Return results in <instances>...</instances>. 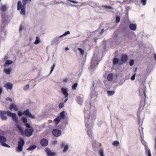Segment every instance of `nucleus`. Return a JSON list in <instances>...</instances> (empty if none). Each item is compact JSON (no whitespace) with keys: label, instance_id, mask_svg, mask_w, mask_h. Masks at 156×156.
<instances>
[{"label":"nucleus","instance_id":"obj_32","mask_svg":"<svg viewBox=\"0 0 156 156\" xmlns=\"http://www.w3.org/2000/svg\"><path fill=\"white\" fill-rule=\"evenodd\" d=\"M36 40L34 42V44H38L40 42V39L39 37H38L37 36L36 37Z\"/></svg>","mask_w":156,"mask_h":156},{"label":"nucleus","instance_id":"obj_5","mask_svg":"<svg viewBox=\"0 0 156 156\" xmlns=\"http://www.w3.org/2000/svg\"><path fill=\"white\" fill-rule=\"evenodd\" d=\"M92 146L93 149L95 151L98 150V148L101 146V144L96 141L94 139L92 140Z\"/></svg>","mask_w":156,"mask_h":156},{"label":"nucleus","instance_id":"obj_48","mask_svg":"<svg viewBox=\"0 0 156 156\" xmlns=\"http://www.w3.org/2000/svg\"><path fill=\"white\" fill-rule=\"evenodd\" d=\"M23 113L19 111L18 113V115L20 117L22 116Z\"/></svg>","mask_w":156,"mask_h":156},{"label":"nucleus","instance_id":"obj_13","mask_svg":"<svg viewBox=\"0 0 156 156\" xmlns=\"http://www.w3.org/2000/svg\"><path fill=\"white\" fill-rule=\"evenodd\" d=\"M34 130L32 128L26 129L25 131L26 136L27 137H29L32 134Z\"/></svg>","mask_w":156,"mask_h":156},{"label":"nucleus","instance_id":"obj_46","mask_svg":"<svg viewBox=\"0 0 156 156\" xmlns=\"http://www.w3.org/2000/svg\"><path fill=\"white\" fill-rule=\"evenodd\" d=\"M25 125L26 126V127H27L28 128V129L32 128H31V126L28 123H25Z\"/></svg>","mask_w":156,"mask_h":156},{"label":"nucleus","instance_id":"obj_56","mask_svg":"<svg viewBox=\"0 0 156 156\" xmlns=\"http://www.w3.org/2000/svg\"><path fill=\"white\" fill-rule=\"evenodd\" d=\"M68 80L67 78H65L64 80H63V81L64 83H66L67 82Z\"/></svg>","mask_w":156,"mask_h":156},{"label":"nucleus","instance_id":"obj_29","mask_svg":"<svg viewBox=\"0 0 156 156\" xmlns=\"http://www.w3.org/2000/svg\"><path fill=\"white\" fill-rule=\"evenodd\" d=\"M5 88H10L12 87V85L10 83H7L5 84Z\"/></svg>","mask_w":156,"mask_h":156},{"label":"nucleus","instance_id":"obj_25","mask_svg":"<svg viewBox=\"0 0 156 156\" xmlns=\"http://www.w3.org/2000/svg\"><path fill=\"white\" fill-rule=\"evenodd\" d=\"M13 120L16 123H17L18 122V119L16 117V114H15L12 117Z\"/></svg>","mask_w":156,"mask_h":156},{"label":"nucleus","instance_id":"obj_9","mask_svg":"<svg viewBox=\"0 0 156 156\" xmlns=\"http://www.w3.org/2000/svg\"><path fill=\"white\" fill-rule=\"evenodd\" d=\"M143 107H140L139 109L137 110V117L138 119V123L139 125H142V122L141 121L140 119V113L141 110L143 109Z\"/></svg>","mask_w":156,"mask_h":156},{"label":"nucleus","instance_id":"obj_49","mask_svg":"<svg viewBox=\"0 0 156 156\" xmlns=\"http://www.w3.org/2000/svg\"><path fill=\"white\" fill-rule=\"evenodd\" d=\"M135 76L136 74H133L132 76L131 77V79L132 80H134L135 79Z\"/></svg>","mask_w":156,"mask_h":156},{"label":"nucleus","instance_id":"obj_11","mask_svg":"<svg viewBox=\"0 0 156 156\" xmlns=\"http://www.w3.org/2000/svg\"><path fill=\"white\" fill-rule=\"evenodd\" d=\"M52 134L55 137H58L62 134V131L58 129H55L52 130Z\"/></svg>","mask_w":156,"mask_h":156},{"label":"nucleus","instance_id":"obj_22","mask_svg":"<svg viewBox=\"0 0 156 156\" xmlns=\"http://www.w3.org/2000/svg\"><path fill=\"white\" fill-rule=\"evenodd\" d=\"M113 75L112 74L110 73L108 75L107 77L108 81H111L113 79Z\"/></svg>","mask_w":156,"mask_h":156},{"label":"nucleus","instance_id":"obj_4","mask_svg":"<svg viewBox=\"0 0 156 156\" xmlns=\"http://www.w3.org/2000/svg\"><path fill=\"white\" fill-rule=\"evenodd\" d=\"M6 138L4 136H0V143L3 146L10 148V146L5 143L6 141Z\"/></svg>","mask_w":156,"mask_h":156},{"label":"nucleus","instance_id":"obj_19","mask_svg":"<svg viewBox=\"0 0 156 156\" xmlns=\"http://www.w3.org/2000/svg\"><path fill=\"white\" fill-rule=\"evenodd\" d=\"M61 119L60 118V116H58L53 121L54 124L55 126L57 125Z\"/></svg>","mask_w":156,"mask_h":156},{"label":"nucleus","instance_id":"obj_1","mask_svg":"<svg viewBox=\"0 0 156 156\" xmlns=\"http://www.w3.org/2000/svg\"><path fill=\"white\" fill-rule=\"evenodd\" d=\"M96 110L92 113L91 111L89 113H86L85 116V122L87 129V134L92 140L94 139L93 134L91 129L94 124V122L95 119V113Z\"/></svg>","mask_w":156,"mask_h":156},{"label":"nucleus","instance_id":"obj_26","mask_svg":"<svg viewBox=\"0 0 156 156\" xmlns=\"http://www.w3.org/2000/svg\"><path fill=\"white\" fill-rule=\"evenodd\" d=\"M58 116H60V118L62 119H64L65 118V112L64 111L61 112L60 114V115Z\"/></svg>","mask_w":156,"mask_h":156},{"label":"nucleus","instance_id":"obj_28","mask_svg":"<svg viewBox=\"0 0 156 156\" xmlns=\"http://www.w3.org/2000/svg\"><path fill=\"white\" fill-rule=\"evenodd\" d=\"M37 147L36 145H32L30 146L27 149V150L28 151H32V150L35 149Z\"/></svg>","mask_w":156,"mask_h":156},{"label":"nucleus","instance_id":"obj_17","mask_svg":"<svg viewBox=\"0 0 156 156\" xmlns=\"http://www.w3.org/2000/svg\"><path fill=\"white\" fill-rule=\"evenodd\" d=\"M9 109L11 111L12 110V109H14L15 111H17L18 110V106L14 104H12L10 105Z\"/></svg>","mask_w":156,"mask_h":156},{"label":"nucleus","instance_id":"obj_34","mask_svg":"<svg viewBox=\"0 0 156 156\" xmlns=\"http://www.w3.org/2000/svg\"><path fill=\"white\" fill-rule=\"evenodd\" d=\"M11 70V68H8L5 69L4 70L6 74H9L10 73Z\"/></svg>","mask_w":156,"mask_h":156},{"label":"nucleus","instance_id":"obj_45","mask_svg":"<svg viewBox=\"0 0 156 156\" xmlns=\"http://www.w3.org/2000/svg\"><path fill=\"white\" fill-rule=\"evenodd\" d=\"M120 21V17L119 16H117L116 18L115 22L116 23H119Z\"/></svg>","mask_w":156,"mask_h":156},{"label":"nucleus","instance_id":"obj_12","mask_svg":"<svg viewBox=\"0 0 156 156\" xmlns=\"http://www.w3.org/2000/svg\"><path fill=\"white\" fill-rule=\"evenodd\" d=\"M146 88H139V95L143 98H145L146 97Z\"/></svg>","mask_w":156,"mask_h":156},{"label":"nucleus","instance_id":"obj_53","mask_svg":"<svg viewBox=\"0 0 156 156\" xmlns=\"http://www.w3.org/2000/svg\"><path fill=\"white\" fill-rule=\"evenodd\" d=\"M6 100L7 101H9L10 102H11L12 101V99L11 98H7L6 99Z\"/></svg>","mask_w":156,"mask_h":156},{"label":"nucleus","instance_id":"obj_58","mask_svg":"<svg viewBox=\"0 0 156 156\" xmlns=\"http://www.w3.org/2000/svg\"><path fill=\"white\" fill-rule=\"evenodd\" d=\"M29 84L26 85L24 87V88H29Z\"/></svg>","mask_w":156,"mask_h":156},{"label":"nucleus","instance_id":"obj_2","mask_svg":"<svg viewBox=\"0 0 156 156\" xmlns=\"http://www.w3.org/2000/svg\"><path fill=\"white\" fill-rule=\"evenodd\" d=\"M32 0H23V4L20 1H18L17 3V10H21V14L23 16L25 15L26 5L29 3Z\"/></svg>","mask_w":156,"mask_h":156},{"label":"nucleus","instance_id":"obj_36","mask_svg":"<svg viewBox=\"0 0 156 156\" xmlns=\"http://www.w3.org/2000/svg\"><path fill=\"white\" fill-rule=\"evenodd\" d=\"M70 33V32L69 31H66V32H65L63 34L60 36L59 37V38H62V37H63V36H66V35H67V34H69Z\"/></svg>","mask_w":156,"mask_h":156},{"label":"nucleus","instance_id":"obj_21","mask_svg":"<svg viewBox=\"0 0 156 156\" xmlns=\"http://www.w3.org/2000/svg\"><path fill=\"white\" fill-rule=\"evenodd\" d=\"M130 29L132 30H135L136 29V26L134 24H131L129 26Z\"/></svg>","mask_w":156,"mask_h":156},{"label":"nucleus","instance_id":"obj_57","mask_svg":"<svg viewBox=\"0 0 156 156\" xmlns=\"http://www.w3.org/2000/svg\"><path fill=\"white\" fill-rule=\"evenodd\" d=\"M23 27L22 26H21L20 27V30L21 31L22 30H23Z\"/></svg>","mask_w":156,"mask_h":156},{"label":"nucleus","instance_id":"obj_61","mask_svg":"<svg viewBox=\"0 0 156 156\" xmlns=\"http://www.w3.org/2000/svg\"><path fill=\"white\" fill-rule=\"evenodd\" d=\"M67 100H68V98H66L64 102L66 103V101H67Z\"/></svg>","mask_w":156,"mask_h":156},{"label":"nucleus","instance_id":"obj_63","mask_svg":"<svg viewBox=\"0 0 156 156\" xmlns=\"http://www.w3.org/2000/svg\"><path fill=\"white\" fill-rule=\"evenodd\" d=\"M154 58L155 59V60H156V55H154Z\"/></svg>","mask_w":156,"mask_h":156},{"label":"nucleus","instance_id":"obj_37","mask_svg":"<svg viewBox=\"0 0 156 156\" xmlns=\"http://www.w3.org/2000/svg\"><path fill=\"white\" fill-rule=\"evenodd\" d=\"M13 62L10 60H7L5 62V64H6V65H10L12 64Z\"/></svg>","mask_w":156,"mask_h":156},{"label":"nucleus","instance_id":"obj_31","mask_svg":"<svg viewBox=\"0 0 156 156\" xmlns=\"http://www.w3.org/2000/svg\"><path fill=\"white\" fill-rule=\"evenodd\" d=\"M112 144L114 146H117L120 145V143L118 141H115L112 143Z\"/></svg>","mask_w":156,"mask_h":156},{"label":"nucleus","instance_id":"obj_27","mask_svg":"<svg viewBox=\"0 0 156 156\" xmlns=\"http://www.w3.org/2000/svg\"><path fill=\"white\" fill-rule=\"evenodd\" d=\"M107 93L108 96H110L114 94L115 92L113 90H108L107 91Z\"/></svg>","mask_w":156,"mask_h":156},{"label":"nucleus","instance_id":"obj_7","mask_svg":"<svg viewBox=\"0 0 156 156\" xmlns=\"http://www.w3.org/2000/svg\"><path fill=\"white\" fill-rule=\"evenodd\" d=\"M142 144L144 146L146 151V153L147 156H151V154L149 149L147 145L146 142L144 140H142Z\"/></svg>","mask_w":156,"mask_h":156},{"label":"nucleus","instance_id":"obj_51","mask_svg":"<svg viewBox=\"0 0 156 156\" xmlns=\"http://www.w3.org/2000/svg\"><path fill=\"white\" fill-rule=\"evenodd\" d=\"M55 67V64H54L51 67V73L52 72Z\"/></svg>","mask_w":156,"mask_h":156},{"label":"nucleus","instance_id":"obj_42","mask_svg":"<svg viewBox=\"0 0 156 156\" xmlns=\"http://www.w3.org/2000/svg\"><path fill=\"white\" fill-rule=\"evenodd\" d=\"M64 104L63 103H61L59 105V108H62L64 107Z\"/></svg>","mask_w":156,"mask_h":156},{"label":"nucleus","instance_id":"obj_64","mask_svg":"<svg viewBox=\"0 0 156 156\" xmlns=\"http://www.w3.org/2000/svg\"><path fill=\"white\" fill-rule=\"evenodd\" d=\"M28 89V88H24V90H27Z\"/></svg>","mask_w":156,"mask_h":156},{"label":"nucleus","instance_id":"obj_30","mask_svg":"<svg viewBox=\"0 0 156 156\" xmlns=\"http://www.w3.org/2000/svg\"><path fill=\"white\" fill-rule=\"evenodd\" d=\"M77 101L79 104H81L83 102V99L82 98L78 97L77 98Z\"/></svg>","mask_w":156,"mask_h":156},{"label":"nucleus","instance_id":"obj_62","mask_svg":"<svg viewBox=\"0 0 156 156\" xmlns=\"http://www.w3.org/2000/svg\"><path fill=\"white\" fill-rule=\"evenodd\" d=\"M48 122L49 123H51L52 122V121L51 120H49Z\"/></svg>","mask_w":156,"mask_h":156},{"label":"nucleus","instance_id":"obj_47","mask_svg":"<svg viewBox=\"0 0 156 156\" xmlns=\"http://www.w3.org/2000/svg\"><path fill=\"white\" fill-rule=\"evenodd\" d=\"M77 83H76L73 84V85L72 86V88H76L77 86Z\"/></svg>","mask_w":156,"mask_h":156},{"label":"nucleus","instance_id":"obj_14","mask_svg":"<svg viewBox=\"0 0 156 156\" xmlns=\"http://www.w3.org/2000/svg\"><path fill=\"white\" fill-rule=\"evenodd\" d=\"M48 156H55L56 154L55 152L52 151L48 148H46L45 150Z\"/></svg>","mask_w":156,"mask_h":156},{"label":"nucleus","instance_id":"obj_18","mask_svg":"<svg viewBox=\"0 0 156 156\" xmlns=\"http://www.w3.org/2000/svg\"><path fill=\"white\" fill-rule=\"evenodd\" d=\"M61 91L62 94L65 96V98H67L68 96L67 88H61Z\"/></svg>","mask_w":156,"mask_h":156},{"label":"nucleus","instance_id":"obj_60","mask_svg":"<svg viewBox=\"0 0 156 156\" xmlns=\"http://www.w3.org/2000/svg\"><path fill=\"white\" fill-rule=\"evenodd\" d=\"M69 49V48L68 47H66L65 48V50L66 51L68 50Z\"/></svg>","mask_w":156,"mask_h":156},{"label":"nucleus","instance_id":"obj_20","mask_svg":"<svg viewBox=\"0 0 156 156\" xmlns=\"http://www.w3.org/2000/svg\"><path fill=\"white\" fill-rule=\"evenodd\" d=\"M17 129L18 131L21 134L23 133L24 131L22 127L19 125L17 126Z\"/></svg>","mask_w":156,"mask_h":156},{"label":"nucleus","instance_id":"obj_40","mask_svg":"<svg viewBox=\"0 0 156 156\" xmlns=\"http://www.w3.org/2000/svg\"><path fill=\"white\" fill-rule=\"evenodd\" d=\"M78 49L80 51L81 54L83 55L84 54V51L80 48H78Z\"/></svg>","mask_w":156,"mask_h":156},{"label":"nucleus","instance_id":"obj_23","mask_svg":"<svg viewBox=\"0 0 156 156\" xmlns=\"http://www.w3.org/2000/svg\"><path fill=\"white\" fill-rule=\"evenodd\" d=\"M120 62V59L119 60L118 59L115 58L113 60V64L114 65L118 64H119V62Z\"/></svg>","mask_w":156,"mask_h":156},{"label":"nucleus","instance_id":"obj_59","mask_svg":"<svg viewBox=\"0 0 156 156\" xmlns=\"http://www.w3.org/2000/svg\"><path fill=\"white\" fill-rule=\"evenodd\" d=\"M2 92V88H0V95L1 94Z\"/></svg>","mask_w":156,"mask_h":156},{"label":"nucleus","instance_id":"obj_55","mask_svg":"<svg viewBox=\"0 0 156 156\" xmlns=\"http://www.w3.org/2000/svg\"><path fill=\"white\" fill-rule=\"evenodd\" d=\"M69 1H70L71 2L74 3H77V2L76 1H75V0H69Z\"/></svg>","mask_w":156,"mask_h":156},{"label":"nucleus","instance_id":"obj_52","mask_svg":"<svg viewBox=\"0 0 156 156\" xmlns=\"http://www.w3.org/2000/svg\"><path fill=\"white\" fill-rule=\"evenodd\" d=\"M154 141H155V144H154V148L155 149H156V137H155V139ZM155 153L156 154V151Z\"/></svg>","mask_w":156,"mask_h":156},{"label":"nucleus","instance_id":"obj_15","mask_svg":"<svg viewBox=\"0 0 156 156\" xmlns=\"http://www.w3.org/2000/svg\"><path fill=\"white\" fill-rule=\"evenodd\" d=\"M0 118L2 120H6L7 119V117L5 116L6 115V112L2 111H0Z\"/></svg>","mask_w":156,"mask_h":156},{"label":"nucleus","instance_id":"obj_24","mask_svg":"<svg viewBox=\"0 0 156 156\" xmlns=\"http://www.w3.org/2000/svg\"><path fill=\"white\" fill-rule=\"evenodd\" d=\"M7 115L10 117H12L16 114L11 112L9 111H7L6 112Z\"/></svg>","mask_w":156,"mask_h":156},{"label":"nucleus","instance_id":"obj_3","mask_svg":"<svg viewBox=\"0 0 156 156\" xmlns=\"http://www.w3.org/2000/svg\"><path fill=\"white\" fill-rule=\"evenodd\" d=\"M25 144L24 140L22 137H20L18 142V146L16 148V151L17 152H21L23 149V147Z\"/></svg>","mask_w":156,"mask_h":156},{"label":"nucleus","instance_id":"obj_39","mask_svg":"<svg viewBox=\"0 0 156 156\" xmlns=\"http://www.w3.org/2000/svg\"><path fill=\"white\" fill-rule=\"evenodd\" d=\"M22 121L25 124L27 122V118L25 117H23L22 119Z\"/></svg>","mask_w":156,"mask_h":156},{"label":"nucleus","instance_id":"obj_8","mask_svg":"<svg viewBox=\"0 0 156 156\" xmlns=\"http://www.w3.org/2000/svg\"><path fill=\"white\" fill-rule=\"evenodd\" d=\"M128 58V57L126 54H122L121 55V58L120 59V62H119V65H122L124 62H126Z\"/></svg>","mask_w":156,"mask_h":156},{"label":"nucleus","instance_id":"obj_50","mask_svg":"<svg viewBox=\"0 0 156 156\" xmlns=\"http://www.w3.org/2000/svg\"><path fill=\"white\" fill-rule=\"evenodd\" d=\"M104 7L105 8L109 9H111L112 8L110 6H104Z\"/></svg>","mask_w":156,"mask_h":156},{"label":"nucleus","instance_id":"obj_10","mask_svg":"<svg viewBox=\"0 0 156 156\" xmlns=\"http://www.w3.org/2000/svg\"><path fill=\"white\" fill-rule=\"evenodd\" d=\"M61 147L63 148V151L64 152H66L68 150L69 147V144L64 142L61 143Z\"/></svg>","mask_w":156,"mask_h":156},{"label":"nucleus","instance_id":"obj_43","mask_svg":"<svg viewBox=\"0 0 156 156\" xmlns=\"http://www.w3.org/2000/svg\"><path fill=\"white\" fill-rule=\"evenodd\" d=\"M140 1L143 5H146L147 0H140Z\"/></svg>","mask_w":156,"mask_h":156},{"label":"nucleus","instance_id":"obj_41","mask_svg":"<svg viewBox=\"0 0 156 156\" xmlns=\"http://www.w3.org/2000/svg\"><path fill=\"white\" fill-rule=\"evenodd\" d=\"M57 143H58V141L56 140H53L52 142V144H53L54 145H56L57 144Z\"/></svg>","mask_w":156,"mask_h":156},{"label":"nucleus","instance_id":"obj_54","mask_svg":"<svg viewBox=\"0 0 156 156\" xmlns=\"http://www.w3.org/2000/svg\"><path fill=\"white\" fill-rule=\"evenodd\" d=\"M104 30L103 29H102L101 30V32H100V35L104 33Z\"/></svg>","mask_w":156,"mask_h":156},{"label":"nucleus","instance_id":"obj_38","mask_svg":"<svg viewBox=\"0 0 156 156\" xmlns=\"http://www.w3.org/2000/svg\"><path fill=\"white\" fill-rule=\"evenodd\" d=\"M6 7L5 5H2L1 7V10L2 11L4 12L6 10Z\"/></svg>","mask_w":156,"mask_h":156},{"label":"nucleus","instance_id":"obj_6","mask_svg":"<svg viewBox=\"0 0 156 156\" xmlns=\"http://www.w3.org/2000/svg\"><path fill=\"white\" fill-rule=\"evenodd\" d=\"M23 115L33 119H35V116L30 113L28 109H27L23 111Z\"/></svg>","mask_w":156,"mask_h":156},{"label":"nucleus","instance_id":"obj_33","mask_svg":"<svg viewBox=\"0 0 156 156\" xmlns=\"http://www.w3.org/2000/svg\"><path fill=\"white\" fill-rule=\"evenodd\" d=\"M99 154L100 156H104V151L102 149H100L99 150Z\"/></svg>","mask_w":156,"mask_h":156},{"label":"nucleus","instance_id":"obj_16","mask_svg":"<svg viewBox=\"0 0 156 156\" xmlns=\"http://www.w3.org/2000/svg\"><path fill=\"white\" fill-rule=\"evenodd\" d=\"M40 144L43 146H46L48 144V141L46 139H42L40 141Z\"/></svg>","mask_w":156,"mask_h":156},{"label":"nucleus","instance_id":"obj_35","mask_svg":"<svg viewBox=\"0 0 156 156\" xmlns=\"http://www.w3.org/2000/svg\"><path fill=\"white\" fill-rule=\"evenodd\" d=\"M96 95V92L94 91V90H93L92 92H91V94H90V97H92L93 96H95Z\"/></svg>","mask_w":156,"mask_h":156},{"label":"nucleus","instance_id":"obj_44","mask_svg":"<svg viewBox=\"0 0 156 156\" xmlns=\"http://www.w3.org/2000/svg\"><path fill=\"white\" fill-rule=\"evenodd\" d=\"M134 60L133 59L131 60L129 62V64L131 66H132L134 64Z\"/></svg>","mask_w":156,"mask_h":156}]
</instances>
